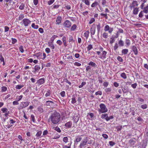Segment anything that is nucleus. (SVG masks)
<instances>
[{
  "instance_id": "nucleus-1",
  "label": "nucleus",
  "mask_w": 148,
  "mask_h": 148,
  "mask_svg": "<svg viewBox=\"0 0 148 148\" xmlns=\"http://www.w3.org/2000/svg\"><path fill=\"white\" fill-rule=\"evenodd\" d=\"M60 113L56 111H54L51 113L48 122L54 124H57L60 122Z\"/></svg>"
},
{
  "instance_id": "nucleus-2",
  "label": "nucleus",
  "mask_w": 148,
  "mask_h": 148,
  "mask_svg": "<svg viewBox=\"0 0 148 148\" xmlns=\"http://www.w3.org/2000/svg\"><path fill=\"white\" fill-rule=\"evenodd\" d=\"M100 51H97L96 53L99 56V58L102 60H104L107 57V54L108 52L103 51V48L101 46L99 47Z\"/></svg>"
},
{
  "instance_id": "nucleus-3",
  "label": "nucleus",
  "mask_w": 148,
  "mask_h": 148,
  "mask_svg": "<svg viewBox=\"0 0 148 148\" xmlns=\"http://www.w3.org/2000/svg\"><path fill=\"white\" fill-rule=\"evenodd\" d=\"M100 109L98 110L99 113L106 112L108 111V109L105 105L103 103H101L99 105Z\"/></svg>"
},
{
  "instance_id": "nucleus-4",
  "label": "nucleus",
  "mask_w": 148,
  "mask_h": 148,
  "mask_svg": "<svg viewBox=\"0 0 148 148\" xmlns=\"http://www.w3.org/2000/svg\"><path fill=\"white\" fill-rule=\"evenodd\" d=\"M30 102L28 101L25 102H22L21 103V105L19 106L18 107V110H21L24 108L27 107L28 106Z\"/></svg>"
},
{
  "instance_id": "nucleus-5",
  "label": "nucleus",
  "mask_w": 148,
  "mask_h": 148,
  "mask_svg": "<svg viewBox=\"0 0 148 148\" xmlns=\"http://www.w3.org/2000/svg\"><path fill=\"white\" fill-rule=\"evenodd\" d=\"M114 29L113 27H111L108 25H105L104 30L105 32H108L109 34H111L113 32Z\"/></svg>"
},
{
  "instance_id": "nucleus-6",
  "label": "nucleus",
  "mask_w": 148,
  "mask_h": 148,
  "mask_svg": "<svg viewBox=\"0 0 148 148\" xmlns=\"http://www.w3.org/2000/svg\"><path fill=\"white\" fill-rule=\"evenodd\" d=\"M63 26L66 28H69L71 25V23L69 20H66L63 24Z\"/></svg>"
},
{
  "instance_id": "nucleus-7",
  "label": "nucleus",
  "mask_w": 148,
  "mask_h": 148,
  "mask_svg": "<svg viewBox=\"0 0 148 148\" xmlns=\"http://www.w3.org/2000/svg\"><path fill=\"white\" fill-rule=\"evenodd\" d=\"M138 6V2L136 1H134L129 6L130 8L132 10V8H136Z\"/></svg>"
},
{
  "instance_id": "nucleus-8",
  "label": "nucleus",
  "mask_w": 148,
  "mask_h": 148,
  "mask_svg": "<svg viewBox=\"0 0 148 148\" xmlns=\"http://www.w3.org/2000/svg\"><path fill=\"white\" fill-rule=\"evenodd\" d=\"M31 21L27 18L23 19L22 20V22L25 26H27L29 24H30Z\"/></svg>"
},
{
  "instance_id": "nucleus-9",
  "label": "nucleus",
  "mask_w": 148,
  "mask_h": 148,
  "mask_svg": "<svg viewBox=\"0 0 148 148\" xmlns=\"http://www.w3.org/2000/svg\"><path fill=\"white\" fill-rule=\"evenodd\" d=\"M87 142V137L84 140L82 141L80 143L79 145V148H82V147L86 145Z\"/></svg>"
},
{
  "instance_id": "nucleus-10",
  "label": "nucleus",
  "mask_w": 148,
  "mask_h": 148,
  "mask_svg": "<svg viewBox=\"0 0 148 148\" xmlns=\"http://www.w3.org/2000/svg\"><path fill=\"white\" fill-rule=\"evenodd\" d=\"M72 122L71 121H69L66 123L65 124L64 126L66 128H69L72 127Z\"/></svg>"
},
{
  "instance_id": "nucleus-11",
  "label": "nucleus",
  "mask_w": 148,
  "mask_h": 148,
  "mask_svg": "<svg viewBox=\"0 0 148 148\" xmlns=\"http://www.w3.org/2000/svg\"><path fill=\"white\" fill-rule=\"evenodd\" d=\"M62 20V17L60 16H58L56 18V24L57 25H59L61 23Z\"/></svg>"
},
{
  "instance_id": "nucleus-12",
  "label": "nucleus",
  "mask_w": 148,
  "mask_h": 148,
  "mask_svg": "<svg viewBox=\"0 0 148 148\" xmlns=\"http://www.w3.org/2000/svg\"><path fill=\"white\" fill-rule=\"evenodd\" d=\"M37 83L38 84L41 85L45 82V79L44 78H42L38 79L37 80Z\"/></svg>"
},
{
  "instance_id": "nucleus-13",
  "label": "nucleus",
  "mask_w": 148,
  "mask_h": 148,
  "mask_svg": "<svg viewBox=\"0 0 148 148\" xmlns=\"http://www.w3.org/2000/svg\"><path fill=\"white\" fill-rule=\"evenodd\" d=\"M34 56H35L37 57L38 59H40L42 58L41 57L42 56V53L41 52H40L37 53L34 55Z\"/></svg>"
},
{
  "instance_id": "nucleus-14",
  "label": "nucleus",
  "mask_w": 148,
  "mask_h": 148,
  "mask_svg": "<svg viewBox=\"0 0 148 148\" xmlns=\"http://www.w3.org/2000/svg\"><path fill=\"white\" fill-rule=\"evenodd\" d=\"M95 24H93L92 27L91 28V34L92 35H94L95 32Z\"/></svg>"
},
{
  "instance_id": "nucleus-15",
  "label": "nucleus",
  "mask_w": 148,
  "mask_h": 148,
  "mask_svg": "<svg viewBox=\"0 0 148 148\" xmlns=\"http://www.w3.org/2000/svg\"><path fill=\"white\" fill-rule=\"evenodd\" d=\"M132 51L134 52L135 55H137L138 54V51L136 47L134 45L132 46Z\"/></svg>"
},
{
  "instance_id": "nucleus-16",
  "label": "nucleus",
  "mask_w": 148,
  "mask_h": 148,
  "mask_svg": "<svg viewBox=\"0 0 148 148\" xmlns=\"http://www.w3.org/2000/svg\"><path fill=\"white\" fill-rule=\"evenodd\" d=\"M79 118V117L76 114H75L73 117L74 121L75 123H77L78 121Z\"/></svg>"
},
{
  "instance_id": "nucleus-17",
  "label": "nucleus",
  "mask_w": 148,
  "mask_h": 148,
  "mask_svg": "<svg viewBox=\"0 0 148 148\" xmlns=\"http://www.w3.org/2000/svg\"><path fill=\"white\" fill-rule=\"evenodd\" d=\"M44 93H45V97H47L50 96L51 94V91L50 90H45Z\"/></svg>"
},
{
  "instance_id": "nucleus-18",
  "label": "nucleus",
  "mask_w": 148,
  "mask_h": 148,
  "mask_svg": "<svg viewBox=\"0 0 148 148\" xmlns=\"http://www.w3.org/2000/svg\"><path fill=\"white\" fill-rule=\"evenodd\" d=\"M40 66L38 65H36L34 66V72L36 73V72H38L39 71L40 69Z\"/></svg>"
},
{
  "instance_id": "nucleus-19",
  "label": "nucleus",
  "mask_w": 148,
  "mask_h": 148,
  "mask_svg": "<svg viewBox=\"0 0 148 148\" xmlns=\"http://www.w3.org/2000/svg\"><path fill=\"white\" fill-rule=\"evenodd\" d=\"M135 139L134 138L131 139L129 141V143L132 146L134 145V144L135 143Z\"/></svg>"
},
{
  "instance_id": "nucleus-20",
  "label": "nucleus",
  "mask_w": 148,
  "mask_h": 148,
  "mask_svg": "<svg viewBox=\"0 0 148 148\" xmlns=\"http://www.w3.org/2000/svg\"><path fill=\"white\" fill-rule=\"evenodd\" d=\"M99 5L98 3L96 1H95L94 2L92 3L91 5V7L92 8H95L96 7Z\"/></svg>"
},
{
  "instance_id": "nucleus-21",
  "label": "nucleus",
  "mask_w": 148,
  "mask_h": 148,
  "mask_svg": "<svg viewBox=\"0 0 148 148\" xmlns=\"http://www.w3.org/2000/svg\"><path fill=\"white\" fill-rule=\"evenodd\" d=\"M88 64L89 65L95 68L97 66V65L95 62L92 61L90 62Z\"/></svg>"
},
{
  "instance_id": "nucleus-22",
  "label": "nucleus",
  "mask_w": 148,
  "mask_h": 148,
  "mask_svg": "<svg viewBox=\"0 0 148 148\" xmlns=\"http://www.w3.org/2000/svg\"><path fill=\"white\" fill-rule=\"evenodd\" d=\"M82 138L81 137V136H77L76 138L75 142L77 143H78L80 142L82 140Z\"/></svg>"
},
{
  "instance_id": "nucleus-23",
  "label": "nucleus",
  "mask_w": 148,
  "mask_h": 148,
  "mask_svg": "<svg viewBox=\"0 0 148 148\" xmlns=\"http://www.w3.org/2000/svg\"><path fill=\"white\" fill-rule=\"evenodd\" d=\"M115 37L114 36H112V37L110 38V43L111 44H112L115 41Z\"/></svg>"
},
{
  "instance_id": "nucleus-24",
  "label": "nucleus",
  "mask_w": 148,
  "mask_h": 148,
  "mask_svg": "<svg viewBox=\"0 0 148 148\" xmlns=\"http://www.w3.org/2000/svg\"><path fill=\"white\" fill-rule=\"evenodd\" d=\"M96 26L98 32L99 33L100 31V29L101 28L100 23H98L96 25Z\"/></svg>"
},
{
  "instance_id": "nucleus-25",
  "label": "nucleus",
  "mask_w": 148,
  "mask_h": 148,
  "mask_svg": "<svg viewBox=\"0 0 148 148\" xmlns=\"http://www.w3.org/2000/svg\"><path fill=\"white\" fill-rule=\"evenodd\" d=\"M143 10L142 11L143 12L147 14L148 13V5L145 7L143 8Z\"/></svg>"
},
{
  "instance_id": "nucleus-26",
  "label": "nucleus",
  "mask_w": 148,
  "mask_h": 148,
  "mask_svg": "<svg viewBox=\"0 0 148 148\" xmlns=\"http://www.w3.org/2000/svg\"><path fill=\"white\" fill-rule=\"evenodd\" d=\"M89 34V32L88 30L86 31L84 33V36L85 37L86 39H87L88 38Z\"/></svg>"
},
{
  "instance_id": "nucleus-27",
  "label": "nucleus",
  "mask_w": 148,
  "mask_h": 148,
  "mask_svg": "<svg viewBox=\"0 0 148 148\" xmlns=\"http://www.w3.org/2000/svg\"><path fill=\"white\" fill-rule=\"evenodd\" d=\"M67 59L69 61H71L74 62L75 61L74 59L73 58V56L71 55H69L67 57Z\"/></svg>"
},
{
  "instance_id": "nucleus-28",
  "label": "nucleus",
  "mask_w": 148,
  "mask_h": 148,
  "mask_svg": "<svg viewBox=\"0 0 148 148\" xmlns=\"http://www.w3.org/2000/svg\"><path fill=\"white\" fill-rule=\"evenodd\" d=\"M138 10L139 9L137 8H134V10L133 12V14H134L135 15L137 14L138 12L139 11Z\"/></svg>"
},
{
  "instance_id": "nucleus-29",
  "label": "nucleus",
  "mask_w": 148,
  "mask_h": 148,
  "mask_svg": "<svg viewBox=\"0 0 148 148\" xmlns=\"http://www.w3.org/2000/svg\"><path fill=\"white\" fill-rule=\"evenodd\" d=\"M76 102V101L75 99V97L74 96H72V97L71 99V103L74 104Z\"/></svg>"
},
{
  "instance_id": "nucleus-30",
  "label": "nucleus",
  "mask_w": 148,
  "mask_h": 148,
  "mask_svg": "<svg viewBox=\"0 0 148 148\" xmlns=\"http://www.w3.org/2000/svg\"><path fill=\"white\" fill-rule=\"evenodd\" d=\"M53 103V102L51 101H47L46 102V105L47 106H51V105Z\"/></svg>"
},
{
  "instance_id": "nucleus-31",
  "label": "nucleus",
  "mask_w": 148,
  "mask_h": 148,
  "mask_svg": "<svg viewBox=\"0 0 148 148\" xmlns=\"http://www.w3.org/2000/svg\"><path fill=\"white\" fill-rule=\"evenodd\" d=\"M128 52V50L127 49H124L122 50V53L124 55L127 54Z\"/></svg>"
},
{
  "instance_id": "nucleus-32",
  "label": "nucleus",
  "mask_w": 148,
  "mask_h": 148,
  "mask_svg": "<svg viewBox=\"0 0 148 148\" xmlns=\"http://www.w3.org/2000/svg\"><path fill=\"white\" fill-rule=\"evenodd\" d=\"M118 44L120 46L123 47L124 45V42L121 39L118 41Z\"/></svg>"
},
{
  "instance_id": "nucleus-33",
  "label": "nucleus",
  "mask_w": 148,
  "mask_h": 148,
  "mask_svg": "<svg viewBox=\"0 0 148 148\" xmlns=\"http://www.w3.org/2000/svg\"><path fill=\"white\" fill-rule=\"evenodd\" d=\"M23 95H18L16 96V99L18 101H20L23 98Z\"/></svg>"
},
{
  "instance_id": "nucleus-34",
  "label": "nucleus",
  "mask_w": 148,
  "mask_h": 148,
  "mask_svg": "<svg viewBox=\"0 0 148 148\" xmlns=\"http://www.w3.org/2000/svg\"><path fill=\"white\" fill-rule=\"evenodd\" d=\"M108 114L107 113L102 114L101 115V118L102 119H105L106 120V119L107 117H108Z\"/></svg>"
},
{
  "instance_id": "nucleus-35",
  "label": "nucleus",
  "mask_w": 148,
  "mask_h": 148,
  "mask_svg": "<svg viewBox=\"0 0 148 148\" xmlns=\"http://www.w3.org/2000/svg\"><path fill=\"white\" fill-rule=\"evenodd\" d=\"M31 27L32 28L35 29H38L39 27V26L38 25H35L34 23H33L31 25Z\"/></svg>"
},
{
  "instance_id": "nucleus-36",
  "label": "nucleus",
  "mask_w": 148,
  "mask_h": 148,
  "mask_svg": "<svg viewBox=\"0 0 148 148\" xmlns=\"http://www.w3.org/2000/svg\"><path fill=\"white\" fill-rule=\"evenodd\" d=\"M7 88L6 86H3L1 88V92H5L7 90Z\"/></svg>"
},
{
  "instance_id": "nucleus-37",
  "label": "nucleus",
  "mask_w": 148,
  "mask_h": 148,
  "mask_svg": "<svg viewBox=\"0 0 148 148\" xmlns=\"http://www.w3.org/2000/svg\"><path fill=\"white\" fill-rule=\"evenodd\" d=\"M86 48L87 50L89 51L93 48V46L92 45L90 44L88 45Z\"/></svg>"
},
{
  "instance_id": "nucleus-38",
  "label": "nucleus",
  "mask_w": 148,
  "mask_h": 148,
  "mask_svg": "<svg viewBox=\"0 0 148 148\" xmlns=\"http://www.w3.org/2000/svg\"><path fill=\"white\" fill-rule=\"evenodd\" d=\"M130 40L129 39H126L125 40V43L127 46H129L130 44Z\"/></svg>"
},
{
  "instance_id": "nucleus-39",
  "label": "nucleus",
  "mask_w": 148,
  "mask_h": 148,
  "mask_svg": "<svg viewBox=\"0 0 148 148\" xmlns=\"http://www.w3.org/2000/svg\"><path fill=\"white\" fill-rule=\"evenodd\" d=\"M24 86L23 85H18L15 87L16 89H20Z\"/></svg>"
},
{
  "instance_id": "nucleus-40",
  "label": "nucleus",
  "mask_w": 148,
  "mask_h": 148,
  "mask_svg": "<svg viewBox=\"0 0 148 148\" xmlns=\"http://www.w3.org/2000/svg\"><path fill=\"white\" fill-rule=\"evenodd\" d=\"M102 36L104 38H107L108 36V33L106 32H104L102 34Z\"/></svg>"
},
{
  "instance_id": "nucleus-41",
  "label": "nucleus",
  "mask_w": 148,
  "mask_h": 148,
  "mask_svg": "<svg viewBox=\"0 0 148 148\" xmlns=\"http://www.w3.org/2000/svg\"><path fill=\"white\" fill-rule=\"evenodd\" d=\"M77 27V26L76 25L74 24L72 25L71 27V31H75V29H76Z\"/></svg>"
},
{
  "instance_id": "nucleus-42",
  "label": "nucleus",
  "mask_w": 148,
  "mask_h": 148,
  "mask_svg": "<svg viewBox=\"0 0 148 148\" xmlns=\"http://www.w3.org/2000/svg\"><path fill=\"white\" fill-rule=\"evenodd\" d=\"M121 76L124 79H126L127 78L126 75L124 73H122L121 74Z\"/></svg>"
},
{
  "instance_id": "nucleus-43",
  "label": "nucleus",
  "mask_w": 148,
  "mask_h": 148,
  "mask_svg": "<svg viewBox=\"0 0 148 148\" xmlns=\"http://www.w3.org/2000/svg\"><path fill=\"white\" fill-rule=\"evenodd\" d=\"M19 49L21 53H23L24 50L23 49V47L22 45H21L19 47Z\"/></svg>"
},
{
  "instance_id": "nucleus-44",
  "label": "nucleus",
  "mask_w": 148,
  "mask_h": 148,
  "mask_svg": "<svg viewBox=\"0 0 148 148\" xmlns=\"http://www.w3.org/2000/svg\"><path fill=\"white\" fill-rule=\"evenodd\" d=\"M116 128L117 129V132L120 131L122 129V125L117 126L116 127Z\"/></svg>"
},
{
  "instance_id": "nucleus-45",
  "label": "nucleus",
  "mask_w": 148,
  "mask_h": 148,
  "mask_svg": "<svg viewBox=\"0 0 148 148\" xmlns=\"http://www.w3.org/2000/svg\"><path fill=\"white\" fill-rule=\"evenodd\" d=\"M101 16H103V17L105 18L106 19H108V16L107 14H104L101 13L100 14Z\"/></svg>"
},
{
  "instance_id": "nucleus-46",
  "label": "nucleus",
  "mask_w": 148,
  "mask_h": 148,
  "mask_svg": "<svg viewBox=\"0 0 148 148\" xmlns=\"http://www.w3.org/2000/svg\"><path fill=\"white\" fill-rule=\"evenodd\" d=\"M122 89L123 92L124 93H126L128 91V88L127 87L123 88Z\"/></svg>"
},
{
  "instance_id": "nucleus-47",
  "label": "nucleus",
  "mask_w": 148,
  "mask_h": 148,
  "mask_svg": "<svg viewBox=\"0 0 148 148\" xmlns=\"http://www.w3.org/2000/svg\"><path fill=\"white\" fill-rule=\"evenodd\" d=\"M111 91V89L110 88H106L105 89V91L107 93L110 92Z\"/></svg>"
},
{
  "instance_id": "nucleus-48",
  "label": "nucleus",
  "mask_w": 148,
  "mask_h": 148,
  "mask_svg": "<svg viewBox=\"0 0 148 148\" xmlns=\"http://www.w3.org/2000/svg\"><path fill=\"white\" fill-rule=\"evenodd\" d=\"M1 110L2 111L3 113H4L8 112V109L5 108H1Z\"/></svg>"
},
{
  "instance_id": "nucleus-49",
  "label": "nucleus",
  "mask_w": 148,
  "mask_h": 148,
  "mask_svg": "<svg viewBox=\"0 0 148 148\" xmlns=\"http://www.w3.org/2000/svg\"><path fill=\"white\" fill-rule=\"evenodd\" d=\"M107 3L106 0H101V4L104 7L106 5V3Z\"/></svg>"
},
{
  "instance_id": "nucleus-50",
  "label": "nucleus",
  "mask_w": 148,
  "mask_h": 148,
  "mask_svg": "<svg viewBox=\"0 0 148 148\" xmlns=\"http://www.w3.org/2000/svg\"><path fill=\"white\" fill-rule=\"evenodd\" d=\"M12 104L13 106H15L18 105V101L17 100L14 101L12 102Z\"/></svg>"
},
{
  "instance_id": "nucleus-51",
  "label": "nucleus",
  "mask_w": 148,
  "mask_h": 148,
  "mask_svg": "<svg viewBox=\"0 0 148 148\" xmlns=\"http://www.w3.org/2000/svg\"><path fill=\"white\" fill-rule=\"evenodd\" d=\"M82 1L87 5H90V2L88 0H82Z\"/></svg>"
},
{
  "instance_id": "nucleus-52",
  "label": "nucleus",
  "mask_w": 148,
  "mask_h": 148,
  "mask_svg": "<svg viewBox=\"0 0 148 148\" xmlns=\"http://www.w3.org/2000/svg\"><path fill=\"white\" fill-rule=\"evenodd\" d=\"M48 46L51 49H54L55 48V46L53 43L49 44Z\"/></svg>"
},
{
  "instance_id": "nucleus-53",
  "label": "nucleus",
  "mask_w": 148,
  "mask_h": 148,
  "mask_svg": "<svg viewBox=\"0 0 148 148\" xmlns=\"http://www.w3.org/2000/svg\"><path fill=\"white\" fill-rule=\"evenodd\" d=\"M61 96L64 97L65 96V92L64 91H62L60 93Z\"/></svg>"
},
{
  "instance_id": "nucleus-54",
  "label": "nucleus",
  "mask_w": 148,
  "mask_h": 148,
  "mask_svg": "<svg viewBox=\"0 0 148 148\" xmlns=\"http://www.w3.org/2000/svg\"><path fill=\"white\" fill-rule=\"evenodd\" d=\"M24 17V16L23 14H20L18 17V20H22Z\"/></svg>"
},
{
  "instance_id": "nucleus-55",
  "label": "nucleus",
  "mask_w": 148,
  "mask_h": 148,
  "mask_svg": "<svg viewBox=\"0 0 148 148\" xmlns=\"http://www.w3.org/2000/svg\"><path fill=\"white\" fill-rule=\"evenodd\" d=\"M109 83L106 81L105 82L103 83V86L105 87H107L109 85Z\"/></svg>"
},
{
  "instance_id": "nucleus-56",
  "label": "nucleus",
  "mask_w": 148,
  "mask_h": 148,
  "mask_svg": "<svg viewBox=\"0 0 148 148\" xmlns=\"http://www.w3.org/2000/svg\"><path fill=\"white\" fill-rule=\"evenodd\" d=\"M41 134L42 132L41 131H39L37 132L36 134V136L37 137H39L41 136Z\"/></svg>"
},
{
  "instance_id": "nucleus-57",
  "label": "nucleus",
  "mask_w": 148,
  "mask_h": 148,
  "mask_svg": "<svg viewBox=\"0 0 148 148\" xmlns=\"http://www.w3.org/2000/svg\"><path fill=\"white\" fill-rule=\"evenodd\" d=\"M86 83L85 82H83L81 83V85L79 86V88H82L83 87V86L85 85L86 84Z\"/></svg>"
},
{
  "instance_id": "nucleus-58",
  "label": "nucleus",
  "mask_w": 148,
  "mask_h": 148,
  "mask_svg": "<svg viewBox=\"0 0 148 148\" xmlns=\"http://www.w3.org/2000/svg\"><path fill=\"white\" fill-rule=\"evenodd\" d=\"M95 95H102V92L101 91L99 90V91H98L97 92H95Z\"/></svg>"
},
{
  "instance_id": "nucleus-59",
  "label": "nucleus",
  "mask_w": 148,
  "mask_h": 148,
  "mask_svg": "<svg viewBox=\"0 0 148 148\" xmlns=\"http://www.w3.org/2000/svg\"><path fill=\"white\" fill-rule=\"evenodd\" d=\"M74 64L75 66H80L81 65V64L78 62H75L74 63Z\"/></svg>"
},
{
  "instance_id": "nucleus-60",
  "label": "nucleus",
  "mask_w": 148,
  "mask_h": 148,
  "mask_svg": "<svg viewBox=\"0 0 148 148\" xmlns=\"http://www.w3.org/2000/svg\"><path fill=\"white\" fill-rule=\"evenodd\" d=\"M118 48V45L117 43L115 44L114 46V49L115 51H116V50Z\"/></svg>"
},
{
  "instance_id": "nucleus-61",
  "label": "nucleus",
  "mask_w": 148,
  "mask_h": 148,
  "mask_svg": "<svg viewBox=\"0 0 148 148\" xmlns=\"http://www.w3.org/2000/svg\"><path fill=\"white\" fill-rule=\"evenodd\" d=\"M11 40H12V43L13 44H14L17 42V40L14 38H11Z\"/></svg>"
},
{
  "instance_id": "nucleus-62",
  "label": "nucleus",
  "mask_w": 148,
  "mask_h": 148,
  "mask_svg": "<svg viewBox=\"0 0 148 148\" xmlns=\"http://www.w3.org/2000/svg\"><path fill=\"white\" fill-rule=\"evenodd\" d=\"M63 141L65 143H66L68 141V138L67 137H64L63 139Z\"/></svg>"
},
{
  "instance_id": "nucleus-63",
  "label": "nucleus",
  "mask_w": 148,
  "mask_h": 148,
  "mask_svg": "<svg viewBox=\"0 0 148 148\" xmlns=\"http://www.w3.org/2000/svg\"><path fill=\"white\" fill-rule=\"evenodd\" d=\"M102 136L105 139H107L108 138V135L106 134H102Z\"/></svg>"
},
{
  "instance_id": "nucleus-64",
  "label": "nucleus",
  "mask_w": 148,
  "mask_h": 148,
  "mask_svg": "<svg viewBox=\"0 0 148 148\" xmlns=\"http://www.w3.org/2000/svg\"><path fill=\"white\" fill-rule=\"evenodd\" d=\"M71 144L69 143L68 144V146L66 145H64L63 147V148H71Z\"/></svg>"
}]
</instances>
